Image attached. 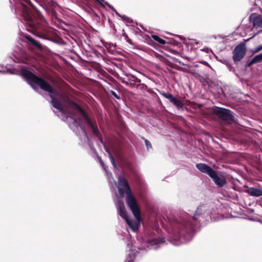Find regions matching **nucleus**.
Instances as JSON below:
<instances>
[{
  "label": "nucleus",
  "instance_id": "f257e3e1",
  "mask_svg": "<svg viewBox=\"0 0 262 262\" xmlns=\"http://www.w3.org/2000/svg\"><path fill=\"white\" fill-rule=\"evenodd\" d=\"M211 213L207 205H200L192 217L186 212H180L167 216L169 224L168 233L169 241L173 245L179 246L190 241L194 235V227L200 217L207 218Z\"/></svg>",
  "mask_w": 262,
  "mask_h": 262
},
{
  "label": "nucleus",
  "instance_id": "f03ea898",
  "mask_svg": "<svg viewBox=\"0 0 262 262\" xmlns=\"http://www.w3.org/2000/svg\"><path fill=\"white\" fill-rule=\"evenodd\" d=\"M68 105L70 107L77 111L79 116L76 117L74 115L67 113L66 116L71 119L72 123L69 124L70 128L79 137V139L83 142H89L90 139L87 135L85 128L82 124L84 122L91 129L94 135L96 136L103 145L105 151L107 153L111 163L115 169H117V165L114 157L112 156L109 148L106 146L103 141L100 132L96 122L92 121L84 110L75 102L68 99Z\"/></svg>",
  "mask_w": 262,
  "mask_h": 262
},
{
  "label": "nucleus",
  "instance_id": "7ed1b4c3",
  "mask_svg": "<svg viewBox=\"0 0 262 262\" xmlns=\"http://www.w3.org/2000/svg\"><path fill=\"white\" fill-rule=\"evenodd\" d=\"M22 70L21 75L26 79L32 88L37 91L38 88L34 85L36 84L43 91L48 92L51 99V103L53 107L58 110L60 113H64L66 111V108L62 106L58 99L60 97L59 93L41 77L35 75L28 70L24 69H22Z\"/></svg>",
  "mask_w": 262,
  "mask_h": 262
},
{
  "label": "nucleus",
  "instance_id": "20e7f679",
  "mask_svg": "<svg viewBox=\"0 0 262 262\" xmlns=\"http://www.w3.org/2000/svg\"><path fill=\"white\" fill-rule=\"evenodd\" d=\"M134 215L136 220H130L128 216L123 202L121 200L118 201L117 210L118 214L123 219L129 227L134 231H137L141 224L140 209L138 203L127 205Z\"/></svg>",
  "mask_w": 262,
  "mask_h": 262
},
{
  "label": "nucleus",
  "instance_id": "39448f33",
  "mask_svg": "<svg viewBox=\"0 0 262 262\" xmlns=\"http://www.w3.org/2000/svg\"><path fill=\"white\" fill-rule=\"evenodd\" d=\"M196 168L201 172L207 174L218 188H222L227 184L225 177L221 172L217 171L206 163H199L196 164Z\"/></svg>",
  "mask_w": 262,
  "mask_h": 262
},
{
  "label": "nucleus",
  "instance_id": "423d86ee",
  "mask_svg": "<svg viewBox=\"0 0 262 262\" xmlns=\"http://www.w3.org/2000/svg\"><path fill=\"white\" fill-rule=\"evenodd\" d=\"M154 234L153 231L151 230L145 231L141 246L139 248L140 250H157L160 247L161 244L165 242L164 237L155 238L153 236Z\"/></svg>",
  "mask_w": 262,
  "mask_h": 262
},
{
  "label": "nucleus",
  "instance_id": "0eeeda50",
  "mask_svg": "<svg viewBox=\"0 0 262 262\" xmlns=\"http://www.w3.org/2000/svg\"><path fill=\"white\" fill-rule=\"evenodd\" d=\"M117 186L121 195L123 196L124 193H126V202L127 205L138 203L136 198L132 193L129 183L125 178L119 176L118 185Z\"/></svg>",
  "mask_w": 262,
  "mask_h": 262
},
{
  "label": "nucleus",
  "instance_id": "6e6552de",
  "mask_svg": "<svg viewBox=\"0 0 262 262\" xmlns=\"http://www.w3.org/2000/svg\"><path fill=\"white\" fill-rule=\"evenodd\" d=\"M212 112L219 119L228 124H231L234 121V116L233 113L229 109L214 106L212 110Z\"/></svg>",
  "mask_w": 262,
  "mask_h": 262
},
{
  "label": "nucleus",
  "instance_id": "1a4fd4ad",
  "mask_svg": "<svg viewBox=\"0 0 262 262\" xmlns=\"http://www.w3.org/2000/svg\"><path fill=\"white\" fill-rule=\"evenodd\" d=\"M246 47L245 42H241L235 47L233 51L232 58L234 62L241 61L246 53Z\"/></svg>",
  "mask_w": 262,
  "mask_h": 262
},
{
  "label": "nucleus",
  "instance_id": "9d476101",
  "mask_svg": "<svg viewBox=\"0 0 262 262\" xmlns=\"http://www.w3.org/2000/svg\"><path fill=\"white\" fill-rule=\"evenodd\" d=\"M160 94L166 99H168L170 102L177 107L178 109L183 111V103L181 101L174 97L171 94L166 93L164 92H160Z\"/></svg>",
  "mask_w": 262,
  "mask_h": 262
},
{
  "label": "nucleus",
  "instance_id": "9b49d317",
  "mask_svg": "<svg viewBox=\"0 0 262 262\" xmlns=\"http://www.w3.org/2000/svg\"><path fill=\"white\" fill-rule=\"evenodd\" d=\"M141 80L133 75H130L128 77V81L123 80L122 83H124L126 86H129L131 88H138L139 85H136L135 83H140ZM141 85V88H143L146 85L145 84L141 83L139 84Z\"/></svg>",
  "mask_w": 262,
  "mask_h": 262
},
{
  "label": "nucleus",
  "instance_id": "f8f14e48",
  "mask_svg": "<svg viewBox=\"0 0 262 262\" xmlns=\"http://www.w3.org/2000/svg\"><path fill=\"white\" fill-rule=\"evenodd\" d=\"M25 37L27 45L31 49H42V47L41 44L33 38L31 36L29 35H26L25 36Z\"/></svg>",
  "mask_w": 262,
  "mask_h": 262
},
{
  "label": "nucleus",
  "instance_id": "ddd939ff",
  "mask_svg": "<svg viewBox=\"0 0 262 262\" xmlns=\"http://www.w3.org/2000/svg\"><path fill=\"white\" fill-rule=\"evenodd\" d=\"M247 192L251 196L259 197L262 196V190L255 187H251L247 190Z\"/></svg>",
  "mask_w": 262,
  "mask_h": 262
},
{
  "label": "nucleus",
  "instance_id": "4468645a",
  "mask_svg": "<svg viewBox=\"0 0 262 262\" xmlns=\"http://www.w3.org/2000/svg\"><path fill=\"white\" fill-rule=\"evenodd\" d=\"M250 21L252 22L254 26L262 27V19L258 16H255L252 14L250 16Z\"/></svg>",
  "mask_w": 262,
  "mask_h": 262
},
{
  "label": "nucleus",
  "instance_id": "2eb2a0df",
  "mask_svg": "<svg viewBox=\"0 0 262 262\" xmlns=\"http://www.w3.org/2000/svg\"><path fill=\"white\" fill-rule=\"evenodd\" d=\"M136 252L132 250L129 252L128 257L126 258L125 262H134L136 257Z\"/></svg>",
  "mask_w": 262,
  "mask_h": 262
},
{
  "label": "nucleus",
  "instance_id": "dca6fc26",
  "mask_svg": "<svg viewBox=\"0 0 262 262\" xmlns=\"http://www.w3.org/2000/svg\"><path fill=\"white\" fill-rule=\"evenodd\" d=\"M151 37L154 40L157 41L161 45H164L166 43V41L159 37L158 35H152Z\"/></svg>",
  "mask_w": 262,
  "mask_h": 262
},
{
  "label": "nucleus",
  "instance_id": "f3484780",
  "mask_svg": "<svg viewBox=\"0 0 262 262\" xmlns=\"http://www.w3.org/2000/svg\"><path fill=\"white\" fill-rule=\"evenodd\" d=\"M253 59L255 61V63H257L261 62L262 61V53L255 55L253 58Z\"/></svg>",
  "mask_w": 262,
  "mask_h": 262
},
{
  "label": "nucleus",
  "instance_id": "a211bd4d",
  "mask_svg": "<svg viewBox=\"0 0 262 262\" xmlns=\"http://www.w3.org/2000/svg\"><path fill=\"white\" fill-rule=\"evenodd\" d=\"M105 4L106 6H107L111 10H112L113 11L115 12L116 15L118 16L119 17L121 18L122 19V15L119 14L116 10L111 5H110L108 2H105Z\"/></svg>",
  "mask_w": 262,
  "mask_h": 262
},
{
  "label": "nucleus",
  "instance_id": "6ab92c4d",
  "mask_svg": "<svg viewBox=\"0 0 262 262\" xmlns=\"http://www.w3.org/2000/svg\"><path fill=\"white\" fill-rule=\"evenodd\" d=\"M108 95L113 96L115 98L120 100V97L117 94V93L113 90L108 91Z\"/></svg>",
  "mask_w": 262,
  "mask_h": 262
},
{
  "label": "nucleus",
  "instance_id": "aec40b11",
  "mask_svg": "<svg viewBox=\"0 0 262 262\" xmlns=\"http://www.w3.org/2000/svg\"><path fill=\"white\" fill-rule=\"evenodd\" d=\"M143 139L144 140L145 145L146 146L147 150H149V149L152 148V145H151L150 142L146 139L144 138Z\"/></svg>",
  "mask_w": 262,
  "mask_h": 262
},
{
  "label": "nucleus",
  "instance_id": "412c9836",
  "mask_svg": "<svg viewBox=\"0 0 262 262\" xmlns=\"http://www.w3.org/2000/svg\"><path fill=\"white\" fill-rule=\"evenodd\" d=\"M122 20L127 23H132L133 20L125 15H122Z\"/></svg>",
  "mask_w": 262,
  "mask_h": 262
},
{
  "label": "nucleus",
  "instance_id": "4be33fe9",
  "mask_svg": "<svg viewBox=\"0 0 262 262\" xmlns=\"http://www.w3.org/2000/svg\"><path fill=\"white\" fill-rule=\"evenodd\" d=\"M250 221L257 222L262 224V220L257 217H251L249 219Z\"/></svg>",
  "mask_w": 262,
  "mask_h": 262
},
{
  "label": "nucleus",
  "instance_id": "5701e85b",
  "mask_svg": "<svg viewBox=\"0 0 262 262\" xmlns=\"http://www.w3.org/2000/svg\"><path fill=\"white\" fill-rule=\"evenodd\" d=\"M96 2H97L98 4H99L102 7H104L105 4V0H95Z\"/></svg>",
  "mask_w": 262,
  "mask_h": 262
},
{
  "label": "nucleus",
  "instance_id": "b1692460",
  "mask_svg": "<svg viewBox=\"0 0 262 262\" xmlns=\"http://www.w3.org/2000/svg\"><path fill=\"white\" fill-rule=\"evenodd\" d=\"M255 64V61L252 58L250 61H248L247 63V67H249L252 64Z\"/></svg>",
  "mask_w": 262,
  "mask_h": 262
},
{
  "label": "nucleus",
  "instance_id": "393cba45",
  "mask_svg": "<svg viewBox=\"0 0 262 262\" xmlns=\"http://www.w3.org/2000/svg\"><path fill=\"white\" fill-rule=\"evenodd\" d=\"M262 50V45H260L255 48L254 52H258Z\"/></svg>",
  "mask_w": 262,
  "mask_h": 262
},
{
  "label": "nucleus",
  "instance_id": "a878e982",
  "mask_svg": "<svg viewBox=\"0 0 262 262\" xmlns=\"http://www.w3.org/2000/svg\"><path fill=\"white\" fill-rule=\"evenodd\" d=\"M99 161H100V163L101 166L103 167V169L105 171H106L105 165H104V162H103V161L101 159H99Z\"/></svg>",
  "mask_w": 262,
  "mask_h": 262
},
{
  "label": "nucleus",
  "instance_id": "bb28decb",
  "mask_svg": "<svg viewBox=\"0 0 262 262\" xmlns=\"http://www.w3.org/2000/svg\"><path fill=\"white\" fill-rule=\"evenodd\" d=\"M178 37L181 40H185V37L182 35H178Z\"/></svg>",
  "mask_w": 262,
  "mask_h": 262
},
{
  "label": "nucleus",
  "instance_id": "cd10ccee",
  "mask_svg": "<svg viewBox=\"0 0 262 262\" xmlns=\"http://www.w3.org/2000/svg\"><path fill=\"white\" fill-rule=\"evenodd\" d=\"M253 37H254V36H253L252 37H250V38H248V39H245V42H244L246 43V42L248 41H249V40H250L251 39H252Z\"/></svg>",
  "mask_w": 262,
  "mask_h": 262
},
{
  "label": "nucleus",
  "instance_id": "c85d7f7f",
  "mask_svg": "<svg viewBox=\"0 0 262 262\" xmlns=\"http://www.w3.org/2000/svg\"><path fill=\"white\" fill-rule=\"evenodd\" d=\"M127 42L128 43H129V44H132V40H131V39H128L127 40Z\"/></svg>",
  "mask_w": 262,
  "mask_h": 262
},
{
  "label": "nucleus",
  "instance_id": "c756f323",
  "mask_svg": "<svg viewBox=\"0 0 262 262\" xmlns=\"http://www.w3.org/2000/svg\"><path fill=\"white\" fill-rule=\"evenodd\" d=\"M2 71H0V73H2Z\"/></svg>",
  "mask_w": 262,
  "mask_h": 262
},
{
  "label": "nucleus",
  "instance_id": "7c9ffc66",
  "mask_svg": "<svg viewBox=\"0 0 262 262\" xmlns=\"http://www.w3.org/2000/svg\"><path fill=\"white\" fill-rule=\"evenodd\" d=\"M261 217H262V216H261Z\"/></svg>",
  "mask_w": 262,
  "mask_h": 262
}]
</instances>
